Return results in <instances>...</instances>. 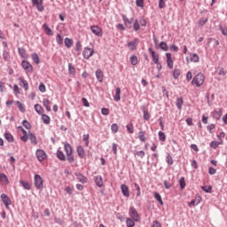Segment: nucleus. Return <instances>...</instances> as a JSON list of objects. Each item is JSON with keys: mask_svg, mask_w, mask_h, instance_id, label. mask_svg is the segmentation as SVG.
Masks as SVG:
<instances>
[{"mask_svg": "<svg viewBox=\"0 0 227 227\" xmlns=\"http://www.w3.org/2000/svg\"><path fill=\"white\" fill-rule=\"evenodd\" d=\"M64 151L65 153L61 151V148L58 149V159H59V160H67L69 164H73V162H75V157L74 156V149L72 148V145H70V144H68L67 142L64 143Z\"/></svg>", "mask_w": 227, "mask_h": 227, "instance_id": "1", "label": "nucleus"}, {"mask_svg": "<svg viewBox=\"0 0 227 227\" xmlns=\"http://www.w3.org/2000/svg\"><path fill=\"white\" fill-rule=\"evenodd\" d=\"M123 20L127 27H130V25L133 24L134 31H139L140 27H139V21L137 20H134V18H131L130 20H129L127 17L123 16Z\"/></svg>", "mask_w": 227, "mask_h": 227, "instance_id": "2", "label": "nucleus"}, {"mask_svg": "<svg viewBox=\"0 0 227 227\" xmlns=\"http://www.w3.org/2000/svg\"><path fill=\"white\" fill-rule=\"evenodd\" d=\"M204 82L205 75H203L201 73H199L192 81V84L197 86V88H201Z\"/></svg>", "mask_w": 227, "mask_h": 227, "instance_id": "3", "label": "nucleus"}, {"mask_svg": "<svg viewBox=\"0 0 227 227\" xmlns=\"http://www.w3.org/2000/svg\"><path fill=\"white\" fill-rule=\"evenodd\" d=\"M34 184L36 189H43V179L40 175H35Z\"/></svg>", "mask_w": 227, "mask_h": 227, "instance_id": "4", "label": "nucleus"}, {"mask_svg": "<svg viewBox=\"0 0 227 227\" xmlns=\"http://www.w3.org/2000/svg\"><path fill=\"white\" fill-rule=\"evenodd\" d=\"M31 1H32V4L35 6L38 12H43V10H45V7L43 6V0H31Z\"/></svg>", "mask_w": 227, "mask_h": 227, "instance_id": "5", "label": "nucleus"}, {"mask_svg": "<svg viewBox=\"0 0 227 227\" xmlns=\"http://www.w3.org/2000/svg\"><path fill=\"white\" fill-rule=\"evenodd\" d=\"M21 67L27 73H33V66L27 60H23L21 62Z\"/></svg>", "mask_w": 227, "mask_h": 227, "instance_id": "6", "label": "nucleus"}, {"mask_svg": "<svg viewBox=\"0 0 227 227\" xmlns=\"http://www.w3.org/2000/svg\"><path fill=\"white\" fill-rule=\"evenodd\" d=\"M93 52H95V51L91 48L86 47L83 50V58L85 59H90V58H91V56H93Z\"/></svg>", "mask_w": 227, "mask_h": 227, "instance_id": "7", "label": "nucleus"}, {"mask_svg": "<svg viewBox=\"0 0 227 227\" xmlns=\"http://www.w3.org/2000/svg\"><path fill=\"white\" fill-rule=\"evenodd\" d=\"M129 215L133 219V221L137 222L139 221V214L137 213V210L134 207L129 208Z\"/></svg>", "mask_w": 227, "mask_h": 227, "instance_id": "8", "label": "nucleus"}, {"mask_svg": "<svg viewBox=\"0 0 227 227\" xmlns=\"http://www.w3.org/2000/svg\"><path fill=\"white\" fill-rule=\"evenodd\" d=\"M35 155L39 162H42L43 160H45V159H47V153H45L43 150H37Z\"/></svg>", "mask_w": 227, "mask_h": 227, "instance_id": "9", "label": "nucleus"}, {"mask_svg": "<svg viewBox=\"0 0 227 227\" xmlns=\"http://www.w3.org/2000/svg\"><path fill=\"white\" fill-rule=\"evenodd\" d=\"M1 200H2V201L4 203V205H5V208H10V205H12V200H10L8 195L3 193L1 195Z\"/></svg>", "mask_w": 227, "mask_h": 227, "instance_id": "10", "label": "nucleus"}, {"mask_svg": "<svg viewBox=\"0 0 227 227\" xmlns=\"http://www.w3.org/2000/svg\"><path fill=\"white\" fill-rule=\"evenodd\" d=\"M139 44V39L135 38L133 41L128 43V48L129 51H136L137 49V45Z\"/></svg>", "mask_w": 227, "mask_h": 227, "instance_id": "11", "label": "nucleus"}, {"mask_svg": "<svg viewBox=\"0 0 227 227\" xmlns=\"http://www.w3.org/2000/svg\"><path fill=\"white\" fill-rule=\"evenodd\" d=\"M90 31L93 33V35H96V36H102V35H104L102 28H100L98 26H91Z\"/></svg>", "mask_w": 227, "mask_h": 227, "instance_id": "12", "label": "nucleus"}, {"mask_svg": "<svg viewBox=\"0 0 227 227\" xmlns=\"http://www.w3.org/2000/svg\"><path fill=\"white\" fill-rule=\"evenodd\" d=\"M76 152L80 159H84V157H86V151H84V147H82V145H78L76 147Z\"/></svg>", "mask_w": 227, "mask_h": 227, "instance_id": "13", "label": "nucleus"}, {"mask_svg": "<svg viewBox=\"0 0 227 227\" xmlns=\"http://www.w3.org/2000/svg\"><path fill=\"white\" fill-rule=\"evenodd\" d=\"M149 52L151 53L153 63L158 64L159 63V54H157V52H155L153 50H152V48H149Z\"/></svg>", "mask_w": 227, "mask_h": 227, "instance_id": "14", "label": "nucleus"}, {"mask_svg": "<svg viewBox=\"0 0 227 227\" xmlns=\"http://www.w3.org/2000/svg\"><path fill=\"white\" fill-rule=\"evenodd\" d=\"M19 81L20 85L22 86V88H24L25 91H27V90H29V83L27 82V81H26L22 77H20Z\"/></svg>", "mask_w": 227, "mask_h": 227, "instance_id": "15", "label": "nucleus"}, {"mask_svg": "<svg viewBox=\"0 0 227 227\" xmlns=\"http://www.w3.org/2000/svg\"><path fill=\"white\" fill-rule=\"evenodd\" d=\"M201 203V197L196 196L193 200H192L190 203H188L189 207H196V205H200Z\"/></svg>", "mask_w": 227, "mask_h": 227, "instance_id": "16", "label": "nucleus"}, {"mask_svg": "<svg viewBox=\"0 0 227 227\" xmlns=\"http://www.w3.org/2000/svg\"><path fill=\"white\" fill-rule=\"evenodd\" d=\"M166 58H167V66L168 68H173V58L171 57V53H166Z\"/></svg>", "mask_w": 227, "mask_h": 227, "instance_id": "17", "label": "nucleus"}, {"mask_svg": "<svg viewBox=\"0 0 227 227\" xmlns=\"http://www.w3.org/2000/svg\"><path fill=\"white\" fill-rule=\"evenodd\" d=\"M121 191L123 196H125V198H129V196H130V192H129V186L128 185L121 184Z\"/></svg>", "mask_w": 227, "mask_h": 227, "instance_id": "18", "label": "nucleus"}, {"mask_svg": "<svg viewBox=\"0 0 227 227\" xmlns=\"http://www.w3.org/2000/svg\"><path fill=\"white\" fill-rule=\"evenodd\" d=\"M120 95H121V89L118 87L116 88L115 95L114 96V99L115 100V102H120L121 100V97Z\"/></svg>", "mask_w": 227, "mask_h": 227, "instance_id": "19", "label": "nucleus"}, {"mask_svg": "<svg viewBox=\"0 0 227 227\" xmlns=\"http://www.w3.org/2000/svg\"><path fill=\"white\" fill-rule=\"evenodd\" d=\"M0 184L3 185H8L10 184L8 176H6L4 174H0Z\"/></svg>", "mask_w": 227, "mask_h": 227, "instance_id": "20", "label": "nucleus"}, {"mask_svg": "<svg viewBox=\"0 0 227 227\" xmlns=\"http://www.w3.org/2000/svg\"><path fill=\"white\" fill-rule=\"evenodd\" d=\"M74 175L78 182H81V184H86V182H88V179L86 178V176H82L81 173H75Z\"/></svg>", "mask_w": 227, "mask_h": 227, "instance_id": "21", "label": "nucleus"}, {"mask_svg": "<svg viewBox=\"0 0 227 227\" xmlns=\"http://www.w3.org/2000/svg\"><path fill=\"white\" fill-rule=\"evenodd\" d=\"M20 184L24 189H26V191H31V184L29 182L20 180Z\"/></svg>", "mask_w": 227, "mask_h": 227, "instance_id": "22", "label": "nucleus"}, {"mask_svg": "<svg viewBox=\"0 0 227 227\" xmlns=\"http://www.w3.org/2000/svg\"><path fill=\"white\" fill-rule=\"evenodd\" d=\"M3 58H4V61H10V59H12V57L10 56V50L8 49L4 50Z\"/></svg>", "mask_w": 227, "mask_h": 227, "instance_id": "23", "label": "nucleus"}, {"mask_svg": "<svg viewBox=\"0 0 227 227\" xmlns=\"http://www.w3.org/2000/svg\"><path fill=\"white\" fill-rule=\"evenodd\" d=\"M18 52H19L20 58H23L24 59H27L28 56H27V53L26 52V49L18 48Z\"/></svg>", "mask_w": 227, "mask_h": 227, "instance_id": "24", "label": "nucleus"}, {"mask_svg": "<svg viewBox=\"0 0 227 227\" xmlns=\"http://www.w3.org/2000/svg\"><path fill=\"white\" fill-rule=\"evenodd\" d=\"M95 182L98 187H102L104 185V179L102 178V176H97L95 177Z\"/></svg>", "mask_w": 227, "mask_h": 227, "instance_id": "25", "label": "nucleus"}, {"mask_svg": "<svg viewBox=\"0 0 227 227\" xmlns=\"http://www.w3.org/2000/svg\"><path fill=\"white\" fill-rule=\"evenodd\" d=\"M96 77L99 82H102V81H104V73L102 72V70L98 69L96 71Z\"/></svg>", "mask_w": 227, "mask_h": 227, "instance_id": "26", "label": "nucleus"}, {"mask_svg": "<svg viewBox=\"0 0 227 227\" xmlns=\"http://www.w3.org/2000/svg\"><path fill=\"white\" fill-rule=\"evenodd\" d=\"M190 60L192 63H200V56H198L196 53H192L190 55Z\"/></svg>", "mask_w": 227, "mask_h": 227, "instance_id": "27", "label": "nucleus"}, {"mask_svg": "<svg viewBox=\"0 0 227 227\" xmlns=\"http://www.w3.org/2000/svg\"><path fill=\"white\" fill-rule=\"evenodd\" d=\"M176 106L177 109L182 110V106H184V98H177L176 101Z\"/></svg>", "mask_w": 227, "mask_h": 227, "instance_id": "28", "label": "nucleus"}, {"mask_svg": "<svg viewBox=\"0 0 227 227\" xmlns=\"http://www.w3.org/2000/svg\"><path fill=\"white\" fill-rule=\"evenodd\" d=\"M43 29H44L46 35H48L49 36H52V29H51V27H49L47 24L43 25Z\"/></svg>", "mask_w": 227, "mask_h": 227, "instance_id": "29", "label": "nucleus"}, {"mask_svg": "<svg viewBox=\"0 0 227 227\" xmlns=\"http://www.w3.org/2000/svg\"><path fill=\"white\" fill-rule=\"evenodd\" d=\"M43 105L44 106V107L46 108V111H48V113H51V101L47 98L43 100Z\"/></svg>", "mask_w": 227, "mask_h": 227, "instance_id": "30", "label": "nucleus"}, {"mask_svg": "<svg viewBox=\"0 0 227 227\" xmlns=\"http://www.w3.org/2000/svg\"><path fill=\"white\" fill-rule=\"evenodd\" d=\"M42 120L45 125H49V123H51V117L45 114H42Z\"/></svg>", "mask_w": 227, "mask_h": 227, "instance_id": "31", "label": "nucleus"}, {"mask_svg": "<svg viewBox=\"0 0 227 227\" xmlns=\"http://www.w3.org/2000/svg\"><path fill=\"white\" fill-rule=\"evenodd\" d=\"M35 110L37 114H43V107L41 105H35Z\"/></svg>", "mask_w": 227, "mask_h": 227, "instance_id": "32", "label": "nucleus"}, {"mask_svg": "<svg viewBox=\"0 0 227 227\" xmlns=\"http://www.w3.org/2000/svg\"><path fill=\"white\" fill-rule=\"evenodd\" d=\"M65 45L67 47V49H70L74 45V41L68 37L65 39Z\"/></svg>", "mask_w": 227, "mask_h": 227, "instance_id": "33", "label": "nucleus"}, {"mask_svg": "<svg viewBox=\"0 0 227 227\" xmlns=\"http://www.w3.org/2000/svg\"><path fill=\"white\" fill-rule=\"evenodd\" d=\"M28 139H30V141H31V143H33V145H37V143H38L36 141V137L33 133L28 134Z\"/></svg>", "mask_w": 227, "mask_h": 227, "instance_id": "34", "label": "nucleus"}, {"mask_svg": "<svg viewBox=\"0 0 227 227\" xmlns=\"http://www.w3.org/2000/svg\"><path fill=\"white\" fill-rule=\"evenodd\" d=\"M32 59L35 65H40V58L38 57V54L33 53L32 54Z\"/></svg>", "mask_w": 227, "mask_h": 227, "instance_id": "35", "label": "nucleus"}, {"mask_svg": "<svg viewBox=\"0 0 227 227\" xmlns=\"http://www.w3.org/2000/svg\"><path fill=\"white\" fill-rule=\"evenodd\" d=\"M82 141H84L85 146H90V135L89 134L83 135Z\"/></svg>", "mask_w": 227, "mask_h": 227, "instance_id": "36", "label": "nucleus"}, {"mask_svg": "<svg viewBox=\"0 0 227 227\" xmlns=\"http://www.w3.org/2000/svg\"><path fill=\"white\" fill-rule=\"evenodd\" d=\"M154 198L156 201L160 202V204L164 205V202L162 201V197H160V194H159V192H154Z\"/></svg>", "mask_w": 227, "mask_h": 227, "instance_id": "37", "label": "nucleus"}, {"mask_svg": "<svg viewBox=\"0 0 227 227\" xmlns=\"http://www.w3.org/2000/svg\"><path fill=\"white\" fill-rule=\"evenodd\" d=\"M138 138L142 143H145L146 141V137L145 136V131L138 132Z\"/></svg>", "mask_w": 227, "mask_h": 227, "instance_id": "38", "label": "nucleus"}, {"mask_svg": "<svg viewBox=\"0 0 227 227\" xmlns=\"http://www.w3.org/2000/svg\"><path fill=\"white\" fill-rule=\"evenodd\" d=\"M166 162L168 164H169V166H173V157L171 156V154L168 153L167 157H166Z\"/></svg>", "mask_w": 227, "mask_h": 227, "instance_id": "39", "label": "nucleus"}, {"mask_svg": "<svg viewBox=\"0 0 227 227\" xmlns=\"http://www.w3.org/2000/svg\"><path fill=\"white\" fill-rule=\"evenodd\" d=\"M126 224H127V227H135L136 226V223H134L132 221V219H130V218L126 219Z\"/></svg>", "mask_w": 227, "mask_h": 227, "instance_id": "40", "label": "nucleus"}, {"mask_svg": "<svg viewBox=\"0 0 227 227\" xmlns=\"http://www.w3.org/2000/svg\"><path fill=\"white\" fill-rule=\"evenodd\" d=\"M219 145H223V142L212 141L210 143V146L211 148H214V150H215V148H217Z\"/></svg>", "mask_w": 227, "mask_h": 227, "instance_id": "41", "label": "nucleus"}, {"mask_svg": "<svg viewBox=\"0 0 227 227\" xmlns=\"http://www.w3.org/2000/svg\"><path fill=\"white\" fill-rule=\"evenodd\" d=\"M174 79H178L180 77V69H174L172 72Z\"/></svg>", "mask_w": 227, "mask_h": 227, "instance_id": "42", "label": "nucleus"}, {"mask_svg": "<svg viewBox=\"0 0 227 227\" xmlns=\"http://www.w3.org/2000/svg\"><path fill=\"white\" fill-rule=\"evenodd\" d=\"M4 137H5V139H7V141H8L9 143H13V136H12V134H10V133H5V134H4Z\"/></svg>", "mask_w": 227, "mask_h": 227, "instance_id": "43", "label": "nucleus"}, {"mask_svg": "<svg viewBox=\"0 0 227 227\" xmlns=\"http://www.w3.org/2000/svg\"><path fill=\"white\" fill-rule=\"evenodd\" d=\"M221 114H222L221 110H220V111L215 110V111L213 112V116H214V118H215L216 120H219V119L221 118Z\"/></svg>", "mask_w": 227, "mask_h": 227, "instance_id": "44", "label": "nucleus"}, {"mask_svg": "<svg viewBox=\"0 0 227 227\" xmlns=\"http://www.w3.org/2000/svg\"><path fill=\"white\" fill-rule=\"evenodd\" d=\"M68 72L69 74H71L72 75H74V74H75V67H73L72 63L68 64Z\"/></svg>", "mask_w": 227, "mask_h": 227, "instance_id": "45", "label": "nucleus"}, {"mask_svg": "<svg viewBox=\"0 0 227 227\" xmlns=\"http://www.w3.org/2000/svg\"><path fill=\"white\" fill-rule=\"evenodd\" d=\"M126 129L129 134H134V125H132V123L128 124Z\"/></svg>", "mask_w": 227, "mask_h": 227, "instance_id": "46", "label": "nucleus"}, {"mask_svg": "<svg viewBox=\"0 0 227 227\" xmlns=\"http://www.w3.org/2000/svg\"><path fill=\"white\" fill-rule=\"evenodd\" d=\"M160 47L161 51H167L168 49V43L166 42H161L160 44Z\"/></svg>", "mask_w": 227, "mask_h": 227, "instance_id": "47", "label": "nucleus"}, {"mask_svg": "<svg viewBox=\"0 0 227 227\" xmlns=\"http://www.w3.org/2000/svg\"><path fill=\"white\" fill-rule=\"evenodd\" d=\"M179 185L181 189H185V177H181L179 180Z\"/></svg>", "mask_w": 227, "mask_h": 227, "instance_id": "48", "label": "nucleus"}, {"mask_svg": "<svg viewBox=\"0 0 227 227\" xmlns=\"http://www.w3.org/2000/svg\"><path fill=\"white\" fill-rule=\"evenodd\" d=\"M158 136H159L160 141H162V142L166 141V134H164V132L160 131L158 133Z\"/></svg>", "mask_w": 227, "mask_h": 227, "instance_id": "49", "label": "nucleus"}, {"mask_svg": "<svg viewBox=\"0 0 227 227\" xmlns=\"http://www.w3.org/2000/svg\"><path fill=\"white\" fill-rule=\"evenodd\" d=\"M201 189L204 192H212V186L210 185L202 186Z\"/></svg>", "mask_w": 227, "mask_h": 227, "instance_id": "50", "label": "nucleus"}, {"mask_svg": "<svg viewBox=\"0 0 227 227\" xmlns=\"http://www.w3.org/2000/svg\"><path fill=\"white\" fill-rule=\"evenodd\" d=\"M16 104L21 113H24V111H26L24 105L22 103H20V101H17Z\"/></svg>", "mask_w": 227, "mask_h": 227, "instance_id": "51", "label": "nucleus"}, {"mask_svg": "<svg viewBox=\"0 0 227 227\" xmlns=\"http://www.w3.org/2000/svg\"><path fill=\"white\" fill-rule=\"evenodd\" d=\"M118 129H119L118 124L116 123L112 124L111 130L114 134H116V132H118Z\"/></svg>", "mask_w": 227, "mask_h": 227, "instance_id": "52", "label": "nucleus"}, {"mask_svg": "<svg viewBox=\"0 0 227 227\" xmlns=\"http://www.w3.org/2000/svg\"><path fill=\"white\" fill-rule=\"evenodd\" d=\"M136 4L139 8H144L145 7V0H136Z\"/></svg>", "mask_w": 227, "mask_h": 227, "instance_id": "53", "label": "nucleus"}, {"mask_svg": "<svg viewBox=\"0 0 227 227\" xmlns=\"http://www.w3.org/2000/svg\"><path fill=\"white\" fill-rule=\"evenodd\" d=\"M209 134H214V129H215V124H209L207 127Z\"/></svg>", "mask_w": 227, "mask_h": 227, "instance_id": "54", "label": "nucleus"}, {"mask_svg": "<svg viewBox=\"0 0 227 227\" xmlns=\"http://www.w3.org/2000/svg\"><path fill=\"white\" fill-rule=\"evenodd\" d=\"M129 61H130L131 65L136 66L137 64V56H132L129 59Z\"/></svg>", "mask_w": 227, "mask_h": 227, "instance_id": "55", "label": "nucleus"}, {"mask_svg": "<svg viewBox=\"0 0 227 227\" xmlns=\"http://www.w3.org/2000/svg\"><path fill=\"white\" fill-rule=\"evenodd\" d=\"M13 91H14V95H20V89L19 88V85L14 84Z\"/></svg>", "mask_w": 227, "mask_h": 227, "instance_id": "56", "label": "nucleus"}, {"mask_svg": "<svg viewBox=\"0 0 227 227\" xmlns=\"http://www.w3.org/2000/svg\"><path fill=\"white\" fill-rule=\"evenodd\" d=\"M56 41L59 43V45H63V37L61 36V35H58L56 37Z\"/></svg>", "mask_w": 227, "mask_h": 227, "instance_id": "57", "label": "nucleus"}, {"mask_svg": "<svg viewBox=\"0 0 227 227\" xmlns=\"http://www.w3.org/2000/svg\"><path fill=\"white\" fill-rule=\"evenodd\" d=\"M163 184L166 189H171V187H173V184L171 182L165 180Z\"/></svg>", "mask_w": 227, "mask_h": 227, "instance_id": "58", "label": "nucleus"}, {"mask_svg": "<svg viewBox=\"0 0 227 227\" xmlns=\"http://www.w3.org/2000/svg\"><path fill=\"white\" fill-rule=\"evenodd\" d=\"M39 91H41L42 93H45L46 87H45V84H43V82L40 83V85H39Z\"/></svg>", "mask_w": 227, "mask_h": 227, "instance_id": "59", "label": "nucleus"}, {"mask_svg": "<svg viewBox=\"0 0 227 227\" xmlns=\"http://www.w3.org/2000/svg\"><path fill=\"white\" fill-rule=\"evenodd\" d=\"M135 155H137V157H140V159H144V157H145V151H137Z\"/></svg>", "mask_w": 227, "mask_h": 227, "instance_id": "60", "label": "nucleus"}, {"mask_svg": "<svg viewBox=\"0 0 227 227\" xmlns=\"http://www.w3.org/2000/svg\"><path fill=\"white\" fill-rule=\"evenodd\" d=\"M207 22H208V19H205V18H201L200 20H199V24L200 26H205L207 24Z\"/></svg>", "mask_w": 227, "mask_h": 227, "instance_id": "61", "label": "nucleus"}, {"mask_svg": "<svg viewBox=\"0 0 227 227\" xmlns=\"http://www.w3.org/2000/svg\"><path fill=\"white\" fill-rule=\"evenodd\" d=\"M22 125H23V127H25V129H31V124L29 123V121H27L26 120H24L22 121Z\"/></svg>", "mask_w": 227, "mask_h": 227, "instance_id": "62", "label": "nucleus"}, {"mask_svg": "<svg viewBox=\"0 0 227 227\" xmlns=\"http://www.w3.org/2000/svg\"><path fill=\"white\" fill-rule=\"evenodd\" d=\"M144 120H150V114L148 113L147 110H144Z\"/></svg>", "mask_w": 227, "mask_h": 227, "instance_id": "63", "label": "nucleus"}, {"mask_svg": "<svg viewBox=\"0 0 227 227\" xmlns=\"http://www.w3.org/2000/svg\"><path fill=\"white\" fill-rule=\"evenodd\" d=\"M152 227H162V225L160 224V223H159V221H154L153 223V226Z\"/></svg>", "mask_w": 227, "mask_h": 227, "instance_id": "64", "label": "nucleus"}]
</instances>
